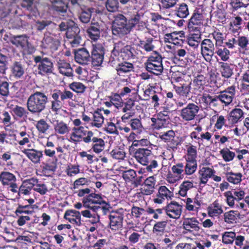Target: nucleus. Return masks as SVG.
Listing matches in <instances>:
<instances>
[{
	"label": "nucleus",
	"instance_id": "1",
	"mask_svg": "<svg viewBox=\"0 0 249 249\" xmlns=\"http://www.w3.org/2000/svg\"><path fill=\"white\" fill-rule=\"evenodd\" d=\"M140 16L137 14L129 19L123 14H118L114 17L112 24V32L114 36L123 37L130 33L138 24Z\"/></svg>",
	"mask_w": 249,
	"mask_h": 249
},
{
	"label": "nucleus",
	"instance_id": "2",
	"mask_svg": "<svg viewBox=\"0 0 249 249\" xmlns=\"http://www.w3.org/2000/svg\"><path fill=\"white\" fill-rule=\"evenodd\" d=\"M96 190L93 192L90 189L86 188L79 189L76 193L78 197H83L82 200L83 207L94 212L99 211V206L95 204L102 205L107 203L104 199V196L101 194H96Z\"/></svg>",
	"mask_w": 249,
	"mask_h": 249
},
{
	"label": "nucleus",
	"instance_id": "3",
	"mask_svg": "<svg viewBox=\"0 0 249 249\" xmlns=\"http://www.w3.org/2000/svg\"><path fill=\"white\" fill-rule=\"evenodd\" d=\"M48 101V97L44 92L36 91L31 94L27 99L28 111L32 114H39L46 108Z\"/></svg>",
	"mask_w": 249,
	"mask_h": 249
},
{
	"label": "nucleus",
	"instance_id": "4",
	"mask_svg": "<svg viewBox=\"0 0 249 249\" xmlns=\"http://www.w3.org/2000/svg\"><path fill=\"white\" fill-rule=\"evenodd\" d=\"M171 112L168 107H161L156 114L151 118L152 127L155 130L166 128L170 124L171 119L170 114Z\"/></svg>",
	"mask_w": 249,
	"mask_h": 249
},
{
	"label": "nucleus",
	"instance_id": "5",
	"mask_svg": "<svg viewBox=\"0 0 249 249\" xmlns=\"http://www.w3.org/2000/svg\"><path fill=\"white\" fill-rule=\"evenodd\" d=\"M74 94L66 89L61 90L54 89L51 94V109L53 112H57L63 106L65 101L67 100H73Z\"/></svg>",
	"mask_w": 249,
	"mask_h": 249
},
{
	"label": "nucleus",
	"instance_id": "6",
	"mask_svg": "<svg viewBox=\"0 0 249 249\" xmlns=\"http://www.w3.org/2000/svg\"><path fill=\"white\" fill-rule=\"evenodd\" d=\"M144 67L148 72L157 76L160 75L163 71L161 55L157 51H153L147 57Z\"/></svg>",
	"mask_w": 249,
	"mask_h": 249
},
{
	"label": "nucleus",
	"instance_id": "7",
	"mask_svg": "<svg viewBox=\"0 0 249 249\" xmlns=\"http://www.w3.org/2000/svg\"><path fill=\"white\" fill-rule=\"evenodd\" d=\"M91 130H88V128L84 126L74 127L72 128L69 141L75 144L83 142L86 144H89L91 139L94 136Z\"/></svg>",
	"mask_w": 249,
	"mask_h": 249
},
{
	"label": "nucleus",
	"instance_id": "8",
	"mask_svg": "<svg viewBox=\"0 0 249 249\" xmlns=\"http://www.w3.org/2000/svg\"><path fill=\"white\" fill-rule=\"evenodd\" d=\"M19 135L20 137L22 138V139L17 140L16 134L13 131L9 133L1 131L0 132V143L12 145L17 141L20 146H23L30 142V136L26 131L19 132Z\"/></svg>",
	"mask_w": 249,
	"mask_h": 249
},
{
	"label": "nucleus",
	"instance_id": "9",
	"mask_svg": "<svg viewBox=\"0 0 249 249\" xmlns=\"http://www.w3.org/2000/svg\"><path fill=\"white\" fill-rule=\"evenodd\" d=\"M33 60L37 67L39 75L43 76L53 73L54 65L50 58L43 55H34Z\"/></svg>",
	"mask_w": 249,
	"mask_h": 249
},
{
	"label": "nucleus",
	"instance_id": "10",
	"mask_svg": "<svg viewBox=\"0 0 249 249\" xmlns=\"http://www.w3.org/2000/svg\"><path fill=\"white\" fill-rule=\"evenodd\" d=\"M236 87L234 85L228 87L216 95L217 104L220 102L223 106L227 107L232 103L235 97Z\"/></svg>",
	"mask_w": 249,
	"mask_h": 249
},
{
	"label": "nucleus",
	"instance_id": "11",
	"mask_svg": "<svg viewBox=\"0 0 249 249\" xmlns=\"http://www.w3.org/2000/svg\"><path fill=\"white\" fill-rule=\"evenodd\" d=\"M201 54L208 62L212 61L215 53L216 47L214 42L209 38L204 39L200 43Z\"/></svg>",
	"mask_w": 249,
	"mask_h": 249
},
{
	"label": "nucleus",
	"instance_id": "12",
	"mask_svg": "<svg viewBox=\"0 0 249 249\" xmlns=\"http://www.w3.org/2000/svg\"><path fill=\"white\" fill-rule=\"evenodd\" d=\"M0 181L4 186L13 193L18 192V186L17 178L15 175L8 171H3L0 174Z\"/></svg>",
	"mask_w": 249,
	"mask_h": 249
},
{
	"label": "nucleus",
	"instance_id": "13",
	"mask_svg": "<svg viewBox=\"0 0 249 249\" xmlns=\"http://www.w3.org/2000/svg\"><path fill=\"white\" fill-rule=\"evenodd\" d=\"M105 49L101 44L92 45L90 61L94 67L101 66L104 61Z\"/></svg>",
	"mask_w": 249,
	"mask_h": 249
},
{
	"label": "nucleus",
	"instance_id": "14",
	"mask_svg": "<svg viewBox=\"0 0 249 249\" xmlns=\"http://www.w3.org/2000/svg\"><path fill=\"white\" fill-rule=\"evenodd\" d=\"M109 220L107 228L116 231L123 227L124 214L117 211H112L108 215Z\"/></svg>",
	"mask_w": 249,
	"mask_h": 249
},
{
	"label": "nucleus",
	"instance_id": "15",
	"mask_svg": "<svg viewBox=\"0 0 249 249\" xmlns=\"http://www.w3.org/2000/svg\"><path fill=\"white\" fill-rule=\"evenodd\" d=\"M204 15L201 8H196L194 11L191 18L189 19L188 28L189 30L201 29L203 24Z\"/></svg>",
	"mask_w": 249,
	"mask_h": 249
},
{
	"label": "nucleus",
	"instance_id": "16",
	"mask_svg": "<svg viewBox=\"0 0 249 249\" xmlns=\"http://www.w3.org/2000/svg\"><path fill=\"white\" fill-rule=\"evenodd\" d=\"M199 110L198 106L194 103H189L180 110V116L183 121L190 122L195 119Z\"/></svg>",
	"mask_w": 249,
	"mask_h": 249
},
{
	"label": "nucleus",
	"instance_id": "17",
	"mask_svg": "<svg viewBox=\"0 0 249 249\" xmlns=\"http://www.w3.org/2000/svg\"><path fill=\"white\" fill-rule=\"evenodd\" d=\"M80 32V30L75 22L74 25L66 32L67 41L72 47H77L80 44L81 40Z\"/></svg>",
	"mask_w": 249,
	"mask_h": 249
},
{
	"label": "nucleus",
	"instance_id": "18",
	"mask_svg": "<svg viewBox=\"0 0 249 249\" xmlns=\"http://www.w3.org/2000/svg\"><path fill=\"white\" fill-rule=\"evenodd\" d=\"M115 44L116 46L118 45L119 47V53L123 61H127L135 58L136 51L134 48L132 46L128 45L124 46V43L122 41H118Z\"/></svg>",
	"mask_w": 249,
	"mask_h": 249
},
{
	"label": "nucleus",
	"instance_id": "19",
	"mask_svg": "<svg viewBox=\"0 0 249 249\" xmlns=\"http://www.w3.org/2000/svg\"><path fill=\"white\" fill-rule=\"evenodd\" d=\"M174 197V193L171 191L165 186H160L158 189V192L156 195L153 196V202L157 204H161L165 200H171Z\"/></svg>",
	"mask_w": 249,
	"mask_h": 249
},
{
	"label": "nucleus",
	"instance_id": "20",
	"mask_svg": "<svg viewBox=\"0 0 249 249\" xmlns=\"http://www.w3.org/2000/svg\"><path fill=\"white\" fill-rule=\"evenodd\" d=\"M182 205L175 201H171L164 207L166 214L171 218H178L182 213Z\"/></svg>",
	"mask_w": 249,
	"mask_h": 249
},
{
	"label": "nucleus",
	"instance_id": "21",
	"mask_svg": "<svg viewBox=\"0 0 249 249\" xmlns=\"http://www.w3.org/2000/svg\"><path fill=\"white\" fill-rule=\"evenodd\" d=\"M117 74L119 77H129L131 72L134 71V66L133 63L123 61L115 68Z\"/></svg>",
	"mask_w": 249,
	"mask_h": 249
},
{
	"label": "nucleus",
	"instance_id": "22",
	"mask_svg": "<svg viewBox=\"0 0 249 249\" xmlns=\"http://www.w3.org/2000/svg\"><path fill=\"white\" fill-rule=\"evenodd\" d=\"M64 218L70 222L74 227L82 225L80 212L72 209L66 211Z\"/></svg>",
	"mask_w": 249,
	"mask_h": 249
},
{
	"label": "nucleus",
	"instance_id": "23",
	"mask_svg": "<svg viewBox=\"0 0 249 249\" xmlns=\"http://www.w3.org/2000/svg\"><path fill=\"white\" fill-rule=\"evenodd\" d=\"M71 0H54L53 2V8L57 12L60 18H65L68 16L67 9L68 4Z\"/></svg>",
	"mask_w": 249,
	"mask_h": 249
},
{
	"label": "nucleus",
	"instance_id": "24",
	"mask_svg": "<svg viewBox=\"0 0 249 249\" xmlns=\"http://www.w3.org/2000/svg\"><path fill=\"white\" fill-rule=\"evenodd\" d=\"M21 152L35 164H39L43 157L42 151L34 148H25Z\"/></svg>",
	"mask_w": 249,
	"mask_h": 249
},
{
	"label": "nucleus",
	"instance_id": "25",
	"mask_svg": "<svg viewBox=\"0 0 249 249\" xmlns=\"http://www.w3.org/2000/svg\"><path fill=\"white\" fill-rule=\"evenodd\" d=\"M74 59L79 64L86 65L90 62V55L86 48H82L74 52Z\"/></svg>",
	"mask_w": 249,
	"mask_h": 249
},
{
	"label": "nucleus",
	"instance_id": "26",
	"mask_svg": "<svg viewBox=\"0 0 249 249\" xmlns=\"http://www.w3.org/2000/svg\"><path fill=\"white\" fill-rule=\"evenodd\" d=\"M152 148H137L133 150V157L136 161L141 164L142 162L153 154Z\"/></svg>",
	"mask_w": 249,
	"mask_h": 249
},
{
	"label": "nucleus",
	"instance_id": "27",
	"mask_svg": "<svg viewBox=\"0 0 249 249\" xmlns=\"http://www.w3.org/2000/svg\"><path fill=\"white\" fill-rule=\"evenodd\" d=\"M244 118V112L239 108L232 109L227 115V119L230 124H235L241 121Z\"/></svg>",
	"mask_w": 249,
	"mask_h": 249
},
{
	"label": "nucleus",
	"instance_id": "28",
	"mask_svg": "<svg viewBox=\"0 0 249 249\" xmlns=\"http://www.w3.org/2000/svg\"><path fill=\"white\" fill-rule=\"evenodd\" d=\"M156 181L154 176H150L145 179L140 189L141 193L144 195H150L153 194Z\"/></svg>",
	"mask_w": 249,
	"mask_h": 249
},
{
	"label": "nucleus",
	"instance_id": "29",
	"mask_svg": "<svg viewBox=\"0 0 249 249\" xmlns=\"http://www.w3.org/2000/svg\"><path fill=\"white\" fill-rule=\"evenodd\" d=\"M57 67L59 72L63 75L67 77H72L73 75L72 68L66 60L59 59L57 61Z\"/></svg>",
	"mask_w": 249,
	"mask_h": 249
},
{
	"label": "nucleus",
	"instance_id": "30",
	"mask_svg": "<svg viewBox=\"0 0 249 249\" xmlns=\"http://www.w3.org/2000/svg\"><path fill=\"white\" fill-rule=\"evenodd\" d=\"M215 173V171L212 168L209 167H200V169L198 172L199 179V185L206 184L209 179L211 178Z\"/></svg>",
	"mask_w": 249,
	"mask_h": 249
},
{
	"label": "nucleus",
	"instance_id": "31",
	"mask_svg": "<svg viewBox=\"0 0 249 249\" xmlns=\"http://www.w3.org/2000/svg\"><path fill=\"white\" fill-rule=\"evenodd\" d=\"M11 75L16 79L23 77L25 72V66L21 61H15L10 67Z\"/></svg>",
	"mask_w": 249,
	"mask_h": 249
},
{
	"label": "nucleus",
	"instance_id": "32",
	"mask_svg": "<svg viewBox=\"0 0 249 249\" xmlns=\"http://www.w3.org/2000/svg\"><path fill=\"white\" fill-rule=\"evenodd\" d=\"M60 44L58 39L51 36H45L42 41V47L45 49L50 50L52 52L56 51Z\"/></svg>",
	"mask_w": 249,
	"mask_h": 249
},
{
	"label": "nucleus",
	"instance_id": "33",
	"mask_svg": "<svg viewBox=\"0 0 249 249\" xmlns=\"http://www.w3.org/2000/svg\"><path fill=\"white\" fill-rule=\"evenodd\" d=\"M199 223L198 221L195 217L186 218L183 221L182 226L187 232H197L200 230Z\"/></svg>",
	"mask_w": 249,
	"mask_h": 249
},
{
	"label": "nucleus",
	"instance_id": "34",
	"mask_svg": "<svg viewBox=\"0 0 249 249\" xmlns=\"http://www.w3.org/2000/svg\"><path fill=\"white\" fill-rule=\"evenodd\" d=\"M119 47L118 45L116 46L115 43H114L113 48L111 51L110 55L108 58V64L115 68L123 62V60H121L122 58L119 53Z\"/></svg>",
	"mask_w": 249,
	"mask_h": 249
},
{
	"label": "nucleus",
	"instance_id": "35",
	"mask_svg": "<svg viewBox=\"0 0 249 249\" xmlns=\"http://www.w3.org/2000/svg\"><path fill=\"white\" fill-rule=\"evenodd\" d=\"M207 210L208 215L211 217H218L223 213L222 205L218 199L211 204Z\"/></svg>",
	"mask_w": 249,
	"mask_h": 249
},
{
	"label": "nucleus",
	"instance_id": "36",
	"mask_svg": "<svg viewBox=\"0 0 249 249\" xmlns=\"http://www.w3.org/2000/svg\"><path fill=\"white\" fill-rule=\"evenodd\" d=\"M205 78L201 74L196 76L193 81V92L195 95H199L204 90Z\"/></svg>",
	"mask_w": 249,
	"mask_h": 249
},
{
	"label": "nucleus",
	"instance_id": "37",
	"mask_svg": "<svg viewBox=\"0 0 249 249\" xmlns=\"http://www.w3.org/2000/svg\"><path fill=\"white\" fill-rule=\"evenodd\" d=\"M200 102L205 108L216 107L217 104L216 95L204 93L200 98Z\"/></svg>",
	"mask_w": 249,
	"mask_h": 249
},
{
	"label": "nucleus",
	"instance_id": "38",
	"mask_svg": "<svg viewBox=\"0 0 249 249\" xmlns=\"http://www.w3.org/2000/svg\"><path fill=\"white\" fill-rule=\"evenodd\" d=\"M141 164L145 166L144 170L146 172L152 173L155 171L156 169L159 167L157 157L154 154L149 157Z\"/></svg>",
	"mask_w": 249,
	"mask_h": 249
},
{
	"label": "nucleus",
	"instance_id": "39",
	"mask_svg": "<svg viewBox=\"0 0 249 249\" xmlns=\"http://www.w3.org/2000/svg\"><path fill=\"white\" fill-rule=\"evenodd\" d=\"M89 144H91V148L88 152H90L93 151L96 154H99L103 151L105 146V142L104 140L101 138L96 137L95 135L91 139Z\"/></svg>",
	"mask_w": 249,
	"mask_h": 249
},
{
	"label": "nucleus",
	"instance_id": "40",
	"mask_svg": "<svg viewBox=\"0 0 249 249\" xmlns=\"http://www.w3.org/2000/svg\"><path fill=\"white\" fill-rule=\"evenodd\" d=\"M101 31V26L98 22H91L87 29V33L91 40L96 41L100 37Z\"/></svg>",
	"mask_w": 249,
	"mask_h": 249
},
{
	"label": "nucleus",
	"instance_id": "41",
	"mask_svg": "<svg viewBox=\"0 0 249 249\" xmlns=\"http://www.w3.org/2000/svg\"><path fill=\"white\" fill-rule=\"evenodd\" d=\"M11 113L14 118L16 120H18L27 117L29 112L28 110L21 106L16 105L14 107H11Z\"/></svg>",
	"mask_w": 249,
	"mask_h": 249
},
{
	"label": "nucleus",
	"instance_id": "42",
	"mask_svg": "<svg viewBox=\"0 0 249 249\" xmlns=\"http://www.w3.org/2000/svg\"><path fill=\"white\" fill-rule=\"evenodd\" d=\"M184 32L181 31L179 33L173 32L165 35V42L174 44L175 45H179L182 43V39L178 38V36L181 37L183 36Z\"/></svg>",
	"mask_w": 249,
	"mask_h": 249
},
{
	"label": "nucleus",
	"instance_id": "43",
	"mask_svg": "<svg viewBox=\"0 0 249 249\" xmlns=\"http://www.w3.org/2000/svg\"><path fill=\"white\" fill-rule=\"evenodd\" d=\"M154 38L150 36H145L143 40H140L139 42V46L147 52L153 51L155 48L153 44Z\"/></svg>",
	"mask_w": 249,
	"mask_h": 249
},
{
	"label": "nucleus",
	"instance_id": "44",
	"mask_svg": "<svg viewBox=\"0 0 249 249\" xmlns=\"http://www.w3.org/2000/svg\"><path fill=\"white\" fill-rule=\"evenodd\" d=\"M55 134L64 135L70 131V127L67 124L62 121L56 120L53 125Z\"/></svg>",
	"mask_w": 249,
	"mask_h": 249
},
{
	"label": "nucleus",
	"instance_id": "45",
	"mask_svg": "<svg viewBox=\"0 0 249 249\" xmlns=\"http://www.w3.org/2000/svg\"><path fill=\"white\" fill-rule=\"evenodd\" d=\"M227 180L233 184H238L242 180L243 175L241 173H234L232 171L227 172L225 173Z\"/></svg>",
	"mask_w": 249,
	"mask_h": 249
},
{
	"label": "nucleus",
	"instance_id": "46",
	"mask_svg": "<svg viewBox=\"0 0 249 249\" xmlns=\"http://www.w3.org/2000/svg\"><path fill=\"white\" fill-rule=\"evenodd\" d=\"M215 54H216L221 60L224 62L228 61L231 56L230 51L225 45L216 47Z\"/></svg>",
	"mask_w": 249,
	"mask_h": 249
},
{
	"label": "nucleus",
	"instance_id": "47",
	"mask_svg": "<svg viewBox=\"0 0 249 249\" xmlns=\"http://www.w3.org/2000/svg\"><path fill=\"white\" fill-rule=\"evenodd\" d=\"M174 12L175 15L182 18H186L189 14L188 6L185 3L178 4L176 6Z\"/></svg>",
	"mask_w": 249,
	"mask_h": 249
},
{
	"label": "nucleus",
	"instance_id": "48",
	"mask_svg": "<svg viewBox=\"0 0 249 249\" xmlns=\"http://www.w3.org/2000/svg\"><path fill=\"white\" fill-rule=\"evenodd\" d=\"M102 108H98L93 114V122L91 123L92 126L99 128L102 126L104 118L103 116Z\"/></svg>",
	"mask_w": 249,
	"mask_h": 249
},
{
	"label": "nucleus",
	"instance_id": "49",
	"mask_svg": "<svg viewBox=\"0 0 249 249\" xmlns=\"http://www.w3.org/2000/svg\"><path fill=\"white\" fill-rule=\"evenodd\" d=\"M185 165H184L185 175H192L196 171L197 164L196 160H185Z\"/></svg>",
	"mask_w": 249,
	"mask_h": 249
},
{
	"label": "nucleus",
	"instance_id": "50",
	"mask_svg": "<svg viewBox=\"0 0 249 249\" xmlns=\"http://www.w3.org/2000/svg\"><path fill=\"white\" fill-rule=\"evenodd\" d=\"M220 72L222 77L224 78L228 79L230 78L233 74V69L231 67L229 64L224 62H219Z\"/></svg>",
	"mask_w": 249,
	"mask_h": 249
},
{
	"label": "nucleus",
	"instance_id": "51",
	"mask_svg": "<svg viewBox=\"0 0 249 249\" xmlns=\"http://www.w3.org/2000/svg\"><path fill=\"white\" fill-rule=\"evenodd\" d=\"M81 215L87 218H92L89 220L90 222L92 224H97L100 221V216L97 213V212H94L91 210H86L80 212Z\"/></svg>",
	"mask_w": 249,
	"mask_h": 249
},
{
	"label": "nucleus",
	"instance_id": "52",
	"mask_svg": "<svg viewBox=\"0 0 249 249\" xmlns=\"http://www.w3.org/2000/svg\"><path fill=\"white\" fill-rule=\"evenodd\" d=\"M35 126L39 134H47L50 128V124L44 119L36 121Z\"/></svg>",
	"mask_w": 249,
	"mask_h": 249
},
{
	"label": "nucleus",
	"instance_id": "53",
	"mask_svg": "<svg viewBox=\"0 0 249 249\" xmlns=\"http://www.w3.org/2000/svg\"><path fill=\"white\" fill-rule=\"evenodd\" d=\"M167 221L157 222L153 226V232L157 236H161L165 232V228L167 226Z\"/></svg>",
	"mask_w": 249,
	"mask_h": 249
},
{
	"label": "nucleus",
	"instance_id": "54",
	"mask_svg": "<svg viewBox=\"0 0 249 249\" xmlns=\"http://www.w3.org/2000/svg\"><path fill=\"white\" fill-rule=\"evenodd\" d=\"M174 89L179 96L187 97L190 91V86L186 84L173 85Z\"/></svg>",
	"mask_w": 249,
	"mask_h": 249
},
{
	"label": "nucleus",
	"instance_id": "55",
	"mask_svg": "<svg viewBox=\"0 0 249 249\" xmlns=\"http://www.w3.org/2000/svg\"><path fill=\"white\" fill-rule=\"evenodd\" d=\"M12 43L17 47L24 48L26 47L28 39L26 35L14 36L11 41Z\"/></svg>",
	"mask_w": 249,
	"mask_h": 249
},
{
	"label": "nucleus",
	"instance_id": "56",
	"mask_svg": "<svg viewBox=\"0 0 249 249\" xmlns=\"http://www.w3.org/2000/svg\"><path fill=\"white\" fill-rule=\"evenodd\" d=\"M239 213L237 211L231 210L224 213V221L228 224L236 223Z\"/></svg>",
	"mask_w": 249,
	"mask_h": 249
},
{
	"label": "nucleus",
	"instance_id": "57",
	"mask_svg": "<svg viewBox=\"0 0 249 249\" xmlns=\"http://www.w3.org/2000/svg\"><path fill=\"white\" fill-rule=\"evenodd\" d=\"M122 96L121 95L120 93H113L112 92L111 95L108 97V99L111 103H113V105L117 108H119L123 107L124 102L122 99Z\"/></svg>",
	"mask_w": 249,
	"mask_h": 249
},
{
	"label": "nucleus",
	"instance_id": "58",
	"mask_svg": "<svg viewBox=\"0 0 249 249\" xmlns=\"http://www.w3.org/2000/svg\"><path fill=\"white\" fill-rule=\"evenodd\" d=\"M69 87L77 94L84 93L87 89V87L80 82H73L69 84Z\"/></svg>",
	"mask_w": 249,
	"mask_h": 249
},
{
	"label": "nucleus",
	"instance_id": "59",
	"mask_svg": "<svg viewBox=\"0 0 249 249\" xmlns=\"http://www.w3.org/2000/svg\"><path fill=\"white\" fill-rule=\"evenodd\" d=\"M34 212V207L32 205H22L18 204L15 213L17 216L19 214H32Z\"/></svg>",
	"mask_w": 249,
	"mask_h": 249
},
{
	"label": "nucleus",
	"instance_id": "60",
	"mask_svg": "<svg viewBox=\"0 0 249 249\" xmlns=\"http://www.w3.org/2000/svg\"><path fill=\"white\" fill-rule=\"evenodd\" d=\"M105 6L107 10L111 13L117 12L120 8L118 0H107Z\"/></svg>",
	"mask_w": 249,
	"mask_h": 249
},
{
	"label": "nucleus",
	"instance_id": "61",
	"mask_svg": "<svg viewBox=\"0 0 249 249\" xmlns=\"http://www.w3.org/2000/svg\"><path fill=\"white\" fill-rule=\"evenodd\" d=\"M243 21L242 18L239 16H237L232 19L230 23V29H231L233 33H237L241 30Z\"/></svg>",
	"mask_w": 249,
	"mask_h": 249
},
{
	"label": "nucleus",
	"instance_id": "62",
	"mask_svg": "<svg viewBox=\"0 0 249 249\" xmlns=\"http://www.w3.org/2000/svg\"><path fill=\"white\" fill-rule=\"evenodd\" d=\"M111 156L114 159L123 160L125 157V152L123 148L117 147L110 153Z\"/></svg>",
	"mask_w": 249,
	"mask_h": 249
},
{
	"label": "nucleus",
	"instance_id": "63",
	"mask_svg": "<svg viewBox=\"0 0 249 249\" xmlns=\"http://www.w3.org/2000/svg\"><path fill=\"white\" fill-rule=\"evenodd\" d=\"M212 36L214 39V45L215 47L224 45V36L219 31H214L211 34Z\"/></svg>",
	"mask_w": 249,
	"mask_h": 249
},
{
	"label": "nucleus",
	"instance_id": "64",
	"mask_svg": "<svg viewBox=\"0 0 249 249\" xmlns=\"http://www.w3.org/2000/svg\"><path fill=\"white\" fill-rule=\"evenodd\" d=\"M93 10V8H90L82 11L79 17L80 20L84 23H88L90 21Z\"/></svg>",
	"mask_w": 249,
	"mask_h": 249
}]
</instances>
